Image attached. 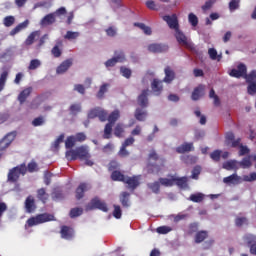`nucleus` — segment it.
I'll return each mask as SVG.
<instances>
[{
	"instance_id": "obj_24",
	"label": "nucleus",
	"mask_w": 256,
	"mask_h": 256,
	"mask_svg": "<svg viewBox=\"0 0 256 256\" xmlns=\"http://www.w3.org/2000/svg\"><path fill=\"white\" fill-rule=\"evenodd\" d=\"M195 148L193 147V142H190V143H183L182 145L178 146L176 148V151L180 154H183V153H189L191 151H193Z\"/></svg>"
},
{
	"instance_id": "obj_31",
	"label": "nucleus",
	"mask_w": 256,
	"mask_h": 256,
	"mask_svg": "<svg viewBox=\"0 0 256 256\" xmlns=\"http://www.w3.org/2000/svg\"><path fill=\"white\" fill-rule=\"evenodd\" d=\"M111 179L112 181H120L124 183L126 177L123 175V173H121V171L114 170L111 174Z\"/></svg>"
},
{
	"instance_id": "obj_38",
	"label": "nucleus",
	"mask_w": 256,
	"mask_h": 256,
	"mask_svg": "<svg viewBox=\"0 0 256 256\" xmlns=\"http://www.w3.org/2000/svg\"><path fill=\"white\" fill-rule=\"evenodd\" d=\"M245 243H247V245L249 247H251V245H255L256 244V236L255 235H252V234H246L244 237H243Z\"/></svg>"
},
{
	"instance_id": "obj_51",
	"label": "nucleus",
	"mask_w": 256,
	"mask_h": 256,
	"mask_svg": "<svg viewBox=\"0 0 256 256\" xmlns=\"http://www.w3.org/2000/svg\"><path fill=\"white\" fill-rule=\"evenodd\" d=\"M156 231L159 235H167V233H171V231H173V228L169 226H160Z\"/></svg>"
},
{
	"instance_id": "obj_47",
	"label": "nucleus",
	"mask_w": 256,
	"mask_h": 256,
	"mask_svg": "<svg viewBox=\"0 0 256 256\" xmlns=\"http://www.w3.org/2000/svg\"><path fill=\"white\" fill-rule=\"evenodd\" d=\"M3 25L4 27H12V25H15V16H6L3 19Z\"/></svg>"
},
{
	"instance_id": "obj_42",
	"label": "nucleus",
	"mask_w": 256,
	"mask_h": 256,
	"mask_svg": "<svg viewBox=\"0 0 256 256\" xmlns=\"http://www.w3.org/2000/svg\"><path fill=\"white\" fill-rule=\"evenodd\" d=\"M83 215V208H72L70 210L69 216L71 219H75V217H81Z\"/></svg>"
},
{
	"instance_id": "obj_32",
	"label": "nucleus",
	"mask_w": 256,
	"mask_h": 256,
	"mask_svg": "<svg viewBox=\"0 0 256 256\" xmlns=\"http://www.w3.org/2000/svg\"><path fill=\"white\" fill-rule=\"evenodd\" d=\"M9 77V71L4 70L0 75V93L5 89V84L7 83V78Z\"/></svg>"
},
{
	"instance_id": "obj_64",
	"label": "nucleus",
	"mask_w": 256,
	"mask_h": 256,
	"mask_svg": "<svg viewBox=\"0 0 256 256\" xmlns=\"http://www.w3.org/2000/svg\"><path fill=\"white\" fill-rule=\"evenodd\" d=\"M106 35L108 37H116L117 36V28H115L114 26H110L108 27L106 30Z\"/></svg>"
},
{
	"instance_id": "obj_37",
	"label": "nucleus",
	"mask_w": 256,
	"mask_h": 256,
	"mask_svg": "<svg viewBox=\"0 0 256 256\" xmlns=\"http://www.w3.org/2000/svg\"><path fill=\"white\" fill-rule=\"evenodd\" d=\"M26 169L28 173H35L39 171V165L37 164V162H35V160H32L31 162L28 163Z\"/></svg>"
},
{
	"instance_id": "obj_2",
	"label": "nucleus",
	"mask_w": 256,
	"mask_h": 256,
	"mask_svg": "<svg viewBox=\"0 0 256 256\" xmlns=\"http://www.w3.org/2000/svg\"><path fill=\"white\" fill-rule=\"evenodd\" d=\"M48 221H55V216L49 213L38 214L36 216L30 217L26 221L25 229H27V227H35V225L48 223Z\"/></svg>"
},
{
	"instance_id": "obj_12",
	"label": "nucleus",
	"mask_w": 256,
	"mask_h": 256,
	"mask_svg": "<svg viewBox=\"0 0 256 256\" xmlns=\"http://www.w3.org/2000/svg\"><path fill=\"white\" fill-rule=\"evenodd\" d=\"M203 95H205V85L199 84L196 88H194L191 99L192 101H199Z\"/></svg>"
},
{
	"instance_id": "obj_58",
	"label": "nucleus",
	"mask_w": 256,
	"mask_h": 256,
	"mask_svg": "<svg viewBox=\"0 0 256 256\" xmlns=\"http://www.w3.org/2000/svg\"><path fill=\"white\" fill-rule=\"evenodd\" d=\"M114 211H113V217H115V219H121L123 212L121 211V206L119 205H113Z\"/></svg>"
},
{
	"instance_id": "obj_54",
	"label": "nucleus",
	"mask_w": 256,
	"mask_h": 256,
	"mask_svg": "<svg viewBox=\"0 0 256 256\" xmlns=\"http://www.w3.org/2000/svg\"><path fill=\"white\" fill-rule=\"evenodd\" d=\"M173 181L178 187H187V177L173 178Z\"/></svg>"
},
{
	"instance_id": "obj_27",
	"label": "nucleus",
	"mask_w": 256,
	"mask_h": 256,
	"mask_svg": "<svg viewBox=\"0 0 256 256\" xmlns=\"http://www.w3.org/2000/svg\"><path fill=\"white\" fill-rule=\"evenodd\" d=\"M61 47H63V42L59 41L52 48L51 54L53 55V57H55V59H59V57H61V55H63V50L61 49Z\"/></svg>"
},
{
	"instance_id": "obj_61",
	"label": "nucleus",
	"mask_w": 256,
	"mask_h": 256,
	"mask_svg": "<svg viewBox=\"0 0 256 256\" xmlns=\"http://www.w3.org/2000/svg\"><path fill=\"white\" fill-rule=\"evenodd\" d=\"M79 32H73V31H67L64 39H67L68 41H72V39H77L79 37Z\"/></svg>"
},
{
	"instance_id": "obj_53",
	"label": "nucleus",
	"mask_w": 256,
	"mask_h": 256,
	"mask_svg": "<svg viewBox=\"0 0 256 256\" xmlns=\"http://www.w3.org/2000/svg\"><path fill=\"white\" fill-rule=\"evenodd\" d=\"M120 73H121L122 77H125L126 79H131V75H132L131 69H129L125 66H122V67H120Z\"/></svg>"
},
{
	"instance_id": "obj_20",
	"label": "nucleus",
	"mask_w": 256,
	"mask_h": 256,
	"mask_svg": "<svg viewBox=\"0 0 256 256\" xmlns=\"http://www.w3.org/2000/svg\"><path fill=\"white\" fill-rule=\"evenodd\" d=\"M62 239H73L75 230L69 226H62L60 231Z\"/></svg>"
},
{
	"instance_id": "obj_17",
	"label": "nucleus",
	"mask_w": 256,
	"mask_h": 256,
	"mask_svg": "<svg viewBox=\"0 0 256 256\" xmlns=\"http://www.w3.org/2000/svg\"><path fill=\"white\" fill-rule=\"evenodd\" d=\"M223 183L226 185H239V183H241V177L237 175V173H234L230 176L224 177Z\"/></svg>"
},
{
	"instance_id": "obj_46",
	"label": "nucleus",
	"mask_w": 256,
	"mask_h": 256,
	"mask_svg": "<svg viewBox=\"0 0 256 256\" xmlns=\"http://www.w3.org/2000/svg\"><path fill=\"white\" fill-rule=\"evenodd\" d=\"M209 97L210 99H214V105L215 107H219V105H221V100L219 99V96H217V94H215V90L211 89L209 92Z\"/></svg>"
},
{
	"instance_id": "obj_14",
	"label": "nucleus",
	"mask_w": 256,
	"mask_h": 256,
	"mask_svg": "<svg viewBox=\"0 0 256 256\" xmlns=\"http://www.w3.org/2000/svg\"><path fill=\"white\" fill-rule=\"evenodd\" d=\"M164 73H165V77L163 79L164 83H173V81H175V70H173V68H171V66H166L164 68Z\"/></svg>"
},
{
	"instance_id": "obj_11",
	"label": "nucleus",
	"mask_w": 256,
	"mask_h": 256,
	"mask_svg": "<svg viewBox=\"0 0 256 256\" xmlns=\"http://www.w3.org/2000/svg\"><path fill=\"white\" fill-rule=\"evenodd\" d=\"M137 101L142 109L149 107V89L143 90L138 96Z\"/></svg>"
},
{
	"instance_id": "obj_3",
	"label": "nucleus",
	"mask_w": 256,
	"mask_h": 256,
	"mask_svg": "<svg viewBox=\"0 0 256 256\" xmlns=\"http://www.w3.org/2000/svg\"><path fill=\"white\" fill-rule=\"evenodd\" d=\"M26 173L27 166L25 165V163L20 164L9 170L8 181L10 183H17L19 181V177H21V175H26Z\"/></svg>"
},
{
	"instance_id": "obj_29",
	"label": "nucleus",
	"mask_w": 256,
	"mask_h": 256,
	"mask_svg": "<svg viewBox=\"0 0 256 256\" xmlns=\"http://www.w3.org/2000/svg\"><path fill=\"white\" fill-rule=\"evenodd\" d=\"M134 27H138V29H141L144 35H152L153 33V30L151 29V27L145 25L144 23L135 22Z\"/></svg>"
},
{
	"instance_id": "obj_35",
	"label": "nucleus",
	"mask_w": 256,
	"mask_h": 256,
	"mask_svg": "<svg viewBox=\"0 0 256 256\" xmlns=\"http://www.w3.org/2000/svg\"><path fill=\"white\" fill-rule=\"evenodd\" d=\"M112 133H113V124L107 123L104 128L103 139H111Z\"/></svg>"
},
{
	"instance_id": "obj_41",
	"label": "nucleus",
	"mask_w": 256,
	"mask_h": 256,
	"mask_svg": "<svg viewBox=\"0 0 256 256\" xmlns=\"http://www.w3.org/2000/svg\"><path fill=\"white\" fill-rule=\"evenodd\" d=\"M208 55L212 61H221V55H217V50L215 48L208 49Z\"/></svg>"
},
{
	"instance_id": "obj_5",
	"label": "nucleus",
	"mask_w": 256,
	"mask_h": 256,
	"mask_svg": "<svg viewBox=\"0 0 256 256\" xmlns=\"http://www.w3.org/2000/svg\"><path fill=\"white\" fill-rule=\"evenodd\" d=\"M88 208L90 210L99 209V211H103V213H107V211H109V207L107 206V203L99 199V197L93 198L88 204Z\"/></svg>"
},
{
	"instance_id": "obj_10",
	"label": "nucleus",
	"mask_w": 256,
	"mask_h": 256,
	"mask_svg": "<svg viewBox=\"0 0 256 256\" xmlns=\"http://www.w3.org/2000/svg\"><path fill=\"white\" fill-rule=\"evenodd\" d=\"M115 55V57L105 62L106 67H115L117 63H123L125 61V53L120 52L119 54H117V52H115Z\"/></svg>"
},
{
	"instance_id": "obj_22",
	"label": "nucleus",
	"mask_w": 256,
	"mask_h": 256,
	"mask_svg": "<svg viewBox=\"0 0 256 256\" xmlns=\"http://www.w3.org/2000/svg\"><path fill=\"white\" fill-rule=\"evenodd\" d=\"M175 37L179 45H183L184 47H189V42L187 41V36H185L181 30H175Z\"/></svg>"
},
{
	"instance_id": "obj_30",
	"label": "nucleus",
	"mask_w": 256,
	"mask_h": 256,
	"mask_svg": "<svg viewBox=\"0 0 256 256\" xmlns=\"http://www.w3.org/2000/svg\"><path fill=\"white\" fill-rule=\"evenodd\" d=\"M134 117L137 121H145V119H147V111L137 108L135 110Z\"/></svg>"
},
{
	"instance_id": "obj_16",
	"label": "nucleus",
	"mask_w": 256,
	"mask_h": 256,
	"mask_svg": "<svg viewBox=\"0 0 256 256\" xmlns=\"http://www.w3.org/2000/svg\"><path fill=\"white\" fill-rule=\"evenodd\" d=\"M124 183L128 185V189H131V191H135L139 183V176H132V177H126Z\"/></svg>"
},
{
	"instance_id": "obj_56",
	"label": "nucleus",
	"mask_w": 256,
	"mask_h": 256,
	"mask_svg": "<svg viewBox=\"0 0 256 256\" xmlns=\"http://www.w3.org/2000/svg\"><path fill=\"white\" fill-rule=\"evenodd\" d=\"M247 93L248 95H256V80L255 82H248L247 83Z\"/></svg>"
},
{
	"instance_id": "obj_23",
	"label": "nucleus",
	"mask_w": 256,
	"mask_h": 256,
	"mask_svg": "<svg viewBox=\"0 0 256 256\" xmlns=\"http://www.w3.org/2000/svg\"><path fill=\"white\" fill-rule=\"evenodd\" d=\"M85 191H89V184L81 183L76 189V199H83L85 197Z\"/></svg>"
},
{
	"instance_id": "obj_8",
	"label": "nucleus",
	"mask_w": 256,
	"mask_h": 256,
	"mask_svg": "<svg viewBox=\"0 0 256 256\" xmlns=\"http://www.w3.org/2000/svg\"><path fill=\"white\" fill-rule=\"evenodd\" d=\"M163 21L167 22L170 29H174L175 31L179 30V20L177 19V15H165L163 16Z\"/></svg>"
},
{
	"instance_id": "obj_57",
	"label": "nucleus",
	"mask_w": 256,
	"mask_h": 256,
	"mask_svg": "<svg viewBox=\"0 0 256 256\" xmlns=\"http://www.w3.org/2000/svg\"><path fill=\"white\" fill-rule=\"evenodd\" d=\"M160 182H153V183H149L148 187L149 189H151L152 193H156L158 194L160 189H161V185L159 184Z\"/></svg>"
},
{
	"instance_id": "obj_33",
	"label": "nucleus",
	"mask_w": 256,
	"mask_h": 256,
	"mask_svg": "<svg viewBox=\"0 0 256 256\" xmlns=\"http://www.w3.org/2000/svg\"><path fill=\"white\" fill-rule=\"evenodd\" d=\"M129 197H131L129 192H122L120 194V203L123 207H129Z\"/></svg>"
},
{
	"instance_id": "obj_21",
	"label": "nucleus",
	"mask_w": 256,
	"mask_h": 256,
	"mask_svg": "<svg viewBox=\"0 0 256 256\" xmlns=\"http://www.w3.org/2000/svg\"><path fill=\"white\" fill-rule=\"evenodd\" d=\"M31 93H33L32 87L25 88L20 92V94L18 95V101L20 105H23V103L27 101V98L31 95Z\"/></svg>"
},
{
	"instance_id": "obj_34",
	"label": "nucleus",
	"mask_w": 256,
	"mask_h": 256,
	"mask_svg": "<svg viewBox=\"0 0 256 256\" xmlns=\"http://www.w3.org/2000/svg\"><path fill=\"white\" fill-rule=\"evenodd\" d=\"M237 165H239V162L236 160H230L223 164V169H226L227 171H232V169H237Z\"/></svg>"
},
{
	"instance_id": "obj_45",
	"label": "nucleus",
	"mask_w": 256,
	"mask_h": 256,
	"mask_svg": "<svg viewBox=\"0 0 256 256\" xmlns=\"http://www.w3.org/2000/svg\"><path fill=\"white\" fill-rule=\"evenodd\" d=\"M108 87H109V84H103L102 86H100V89L96 94L97 99H103V97H105Z\"/></svg>"
},
{
	"instance_id": "obj_62",
	"label": "nucleus",
	"mask_w": 256,
	"mask_h": 256,
	"mask_svg": "<svg viewBox=\"0 0 256 256\" xmlns=\"http://www.w3.org/2000/svg\"><path fill=\"white\" fill-rule=\"evenodd\" d=\"M123 133H125V129H123V125L122 124H117L115 129H114V135L116 137H122Z\"/></svg>"
},
{
	"instance_id": "obj_1",
	"label": "nucleus",
	"mask_w": 256,
	"mask_h": 256,
	"mask_svg": "<svg viewBox=\"0 0 256 256\" xmlns=\"http://www.w3.org/2000/svg\"><path fill=\"white\" fill-rule=\"evenodd\" d=\"M66 159H68V161H77V159L83 161L84 159H91V154L87 147L80 146L75 150L66 151Z\"/></svg>"
},
{
	"instance_id": "obj_26",
	"label": "nucleus",
	"mask_w": 256,
	"mask_h": 256,
	"mask_svg": "<svg viewBox=\"0 0 256 256\" xmlns=\"http://www.w3.org/2000/svg\"><path fill=\"white\" fill-rule=\"evenodd\" d=\"M207 237H209V232H207V230H201L196 232L195 237H194V241L195 243H203V241H205V239H207Z\"/></svg>"
},
{
	"instance_id": "obj_39",
	"label": "nucleus",
	"mask_w": 256,
	"mask_h": 256,
	"mask_svg": "<svg viewBox=\"0 0 256 256\" xmlns=\"http://www.w3.org/2000/svg\"><path fill=\"white\" fill-rule=\"evenodd\" d=\"M239 165L242 167V169H249V167L252 165L251 156L244 157L242 161L239 162Z\"/></svg>"
},
{
	"instance_id": "obj_44",
	"label": "nucleus",
	"mask_w": 256,
	"mask_h": 256,
	"mask_svg": "<svg viewBox=\"0 0 256 256\" xmlns=\"http://www.w3.org/2000/svg\"><path fill=\"white\" fill-rule=\"evenodd\" d=\"M188 21L192 27H197V25H199V18L194 13L188 15Z\"/></svg>"
},
{
	"instance_id": "obj_52",
	"label": "nucleus",
	"mask_w": 256,
	"mask_h": 256,
	"mask_svg": "<svg viewBox=\"0 0 256 256\" xmlns=\"http://www.w3.org/2000/svg\"><path fill=\"white\" fill-rule=\"evenodd\" d=\"M75 143H77V141L75 140V136L67 137V139L65 141L66 149H73V146L75 145Z\"/></svg>"
},
{
	"instance_id": "obj_49",
	"label": "nucleus",
	"mask_w": 256,
	"mask_h": 256,
	"mask_svg": "<svg viewBox=\"0 0 256 256\" xmlns=\"http://www.w3.org/2000/svg\"><path fill=\"white\" fill-rule=\"evenodd\" d=\"M249 220H247V217H236L235 219V225L236 227H243V225H248Z\"/></svg>"
},
{
	"instance_id": "obj_6",
	"label": "nucleus",
	"mask_w": 256,
	"mask_h": 256,
	"mask_svg": "<svg viewBox=\"0 0 256 256\" xmlns=\"http://www.w3.org/2000/svg\"><path fill=\"white\" fill-rule=\"evenodd\" d=\"M247 73V65L244 63H240L237 65V68H234L230 71V77H235V79H245V75Z\"/></svg>"
},
{
	"instance_id": "obj_63",
	"label": "nucleus",
	"mask_w": 256,
	"mask_h": 256,
	"mask_svg": "<svg viewBox=\"0 0 256 256\" xmlns=\"http://www.w3.org/2000/svg\"><path fill=\"white\" fill-rule=\"evenodd\" d=\"M53 201H59V199H63V192L59 189H54L52 192Z\"/></svg>"
},
{
	"instance_id": "obj_13",
	"label": "nucleus",
	"mask_w": 256,
	"mask_h": 256,
	"mask_svg": "<svg viewBox=\"0 0 256 256\" xmlns=\"http://www.w3.org/2000/svg\"><path fill=\"white\" fill-rule=\"evenodd\" d=\"M73 65V59L64 60L56 69V73L58 75H63V73H67L69 71V67Z\"/></svg>"
},
{
	"instance_id": "obj_59",
	"label": "nucleus",
	"mask_w": 256,
	"mask_h": 256,
	"mask_svg": "<svg viewBox=\"0 0 256 256\" xmlns=\"http://www.w3.org/2000/svg\"><path fill=\"white\" fill-rule=\"evenodd\" d=\"M203 194L202 193H197V194H192L190 196V201H192L193 203H201V201H203Z\"/></svg>"
},
{
	"instance_id": "obj_43",
	"label": "nucleus",
	"mask_w": 256,
	"mask_h": 256,
	"mask_svg": "<svg viewBox=\"0 0 256 256\" xmlns=\"http://www.w3.org/2000/svg\"><path fill=\"white\" fill-rule=\"evenodd\" d=\"M69 111L71 115H77L78 113H81V104L80 103H75L70 105Z\"/></svg>"
},
{
	"instance_id": "obj_18",
	"label": "nucleus",
	"mask_w": 256,
	"mask_h": 256,
	"mask_svg": "<svg viewBox=\"0 0 256 256\" xmlns=\"http://www.w3.org/2000/svg\"><path fill=\"white\" fill-rule=\"evenodd\" d=\"M56 21L57 18H55V14L49 13L41 19L40 25L41 27H47L49 25H53V23H55Z\"/></svg>"
},
{
	"instance_id": "obj_4",
	"label": "nucleus",
	"mask_w": 256,
	"mask_h": 256,
	"mask_svg": "<svg viewBox=\"0 0 256 256\" xmlns=\"http://www.w3.org/2000/svg\"><path fill=\"white\" fill-rule=\"evenodd\" d=\"M164 167H165V159L161 158L160 162L158 163L148 162L146 165V171L150 175H159V173H161V170Z\"/></svg>"
},
{
	"instance_id": "obj_60",
	"label": "nucleus",
	"mask_w": 256,
	"mask_h": 256,
	"mask_svg": "<svg viewBox=\"0 0 256 256\" xmlns=\"http://www.w3.org/2000/svg\"><path fill=\"white\" fill-rule=\"evenodd\" d=\"M221 150H214L211 154H210V158L212 160H214L216 163H218V161H221Z\"/></svg>"
},
{
	"instance_id": "obj_48",
	"label": "nucleus",
	"mask_w": 256,
	"mask_h": 256,
	"mask_svg": "<svg viewBox=\"0 0 256 256\" xmlns=\"http://www.w3.org/2000/svg\"><path fill=\"white\" fill-rule=\"evenodd\" d=\"M41 67V61L39 59H33L30 61L28 69L30 71H35V69H39Z\"/></svg>"
},
{
	"instance_id": "obj_19",
	"label": "nucleus",
	"mask_w": 256,
	"mask_h": 256,
	"mask_svg": "<svg viewBox=\"0 0 256 256\" xmlns=\"http://www.w3.org/2000/svg\"><path fill=\"white\" fill-rule=\"evenodd\" d=\"M25 209L27 213H33L37 209L35 204V198L33 196H28L25 200Z\"/></svg>"
},
{
	"instance_id": "obj_7",
	"label": "nucleus",
	"mask_w": 256,
	"mask_h": 256,
	"mask_svg": "<svg viewBox=\"0 0 256 256\" xmlns=\"http://www.w3.org/2000/svg\"><path fill=\"white\" fill-rule=\"evenodd\" d=\"M16 135L17 134L15 132H10L4 138H2L0 140V151H5V149H7L9 147V145H11V143H13Z\"/></svg>"
},
{
	"instance_id": "obj_15",
	"label": "nucleus",
	"mask_w": 256,
	"mask_h": 256,
	"mask_svg": "<svg viewBox=\"0 0 256 256\" xmlns=\"http://www.w3.org/2000/svg\"><path fill=\"white\" fill-rule=\"evenodd\" d=\"M163 80L160 81L159 79H154L151 83V89L157 97L163 93Z\"/></svg>"
},
{
	"instance_id": "obj_25",
	"label": "nucleus",
	"mask_w": 256,
	"mask_h": 256,
	"mask_svg": "<svg viewBox=\"0 0 256 256\" xmlns=\"http://www.w3.org/2000/svg\"><path fill=\"white\" fill-rule=\"evenodd\" d=\"M29 27V20H25L24 22L18 24L14 29L10 31V35L13 37L17 35V33H21L23 29H27Z\"/></svg>"
},
{
	"instance_id": "obj_36",
	"label": "nucleus",
	"mask_w": 256,
	"mask_h": 256,
	"mask_svg": "<svg viewBox=\"0 0 256 256\" xmlns=\"http://www.w3.org/2000/svg\"><path fill=\"white\" fill-rule=\"evenodd\" d=\"M119 117H121L119 110H114L108 116V121H109L108 123H111V125L115 124L117 122V119H119Z\"/></svg>"
},
{
	"instance_id": "obj_40",
	"label": "nucleus",
	"mask_w": 256,
	"mask_h": 256,
	"mask_svg": "<svg viewBox=\"0 0 256 256\" xmlns=\"http://www.w3.org/2000/svg\"><path fill=\"white\" fill-rule=\"evenodd\" d=\"M246 83H255L256 81V70H252L249 74L244 76Z\"/></svg>"
},
{
	"instance_id": "obj_28",
	"label": "nucleus",
	"mask_w": 256,
	"mask_h": 256,
	"mask_svg": "<svg viewBox=\"0 0 256 256\" xmlns=\"http://www.w3.org/2000/svg\"><path fill=\"white\" fill-rule=\"evenodd\" d=\"M37 199H39V201H42V203H47V201L49 200V194H47L45 188H40L37 190Z\"/></svg>"
},
{
	"instance_id": "obj_50",
	"label": "nucleus",
	"mask_w": 256,
	"mask_h": 256,
	"mask_svg": "<svg viewBox=\"0 0 256 256\" xmlns=\"http://www.w3.org/2000/svg\"><path fill=\"white\" fill-rule=\"evenodd\" d=\"M199 231V223L193 222L188 226V235H193V233H198Z\"/></svg>"
},
{
	"instance_id": "obj_9",
	"label": "nucleus",
	"mask_w": 256,
	"mask_h": 256,
	"mask_svg": "<svg viewBox=\"0 0 256 256\" xmlns=\"http://www.w3.org/2000/svg\"><path fill=\"white\" fill-rule=\"evenodd\" d=\"M148 51L150 53H167L169 46L166 44L153 43L148 45Z\"/></svg>"
},
{
	"instance_id": "obj_55",
	"label": "nucleus",
	"mask_w": 256,
	"mask_h": 256,
	"mask_svg": "<svg viewBox=\"0 0 256 256\" xmlns=\"http://www.w3.org/2000/svg\"><path fill=\"white\" fill-rule=\"evenodd\" d=\"M162 158H159V154L155 150H152L148 155V163H151V161H158L161 162Z\"/></svg>"
}]
</instances>
